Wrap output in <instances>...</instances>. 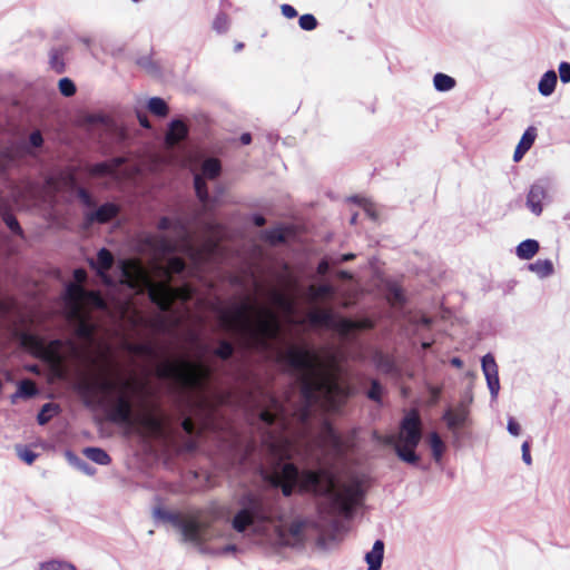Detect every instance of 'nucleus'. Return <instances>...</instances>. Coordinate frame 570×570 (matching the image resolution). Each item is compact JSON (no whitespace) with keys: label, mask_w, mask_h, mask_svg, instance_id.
Listing matches in <instances>:
<instances>
[{"label":"nucleus","mask_w":570,"mask_h":570,"mask_svg":"<svg viewBox=\"0 0 570 570\" xmlns=\"http://www.w3.org/2000/svg\"><path fill=\"white\" fill-rule=\"evenodd\" d=\"M240 510L234 515L232 525L237 532H244L249 525L257 522H273L275 511L264 497L256 492H246L239 500Z\"/></svg>","instance_id":"obj_6"},{"label":"nucleus","mask_w":570,"mask_h":570,"mask_svg":"<svg viewBox=\"0 0 570 570\" xmlns=\"http://www.w3.org/2000/svg\"><path fill=\"white\" fill-rule=\"evenodd\" d=\"M304 522L303 521H293L288 528H287V531L288 533L295 538V539H299L303 534V530H304Z\"/></svg>","instance_id":"obj_56"},{"label":"nucleus","mask_w":570,"mask_h":570,"mask_svg":"<svg viewBox=\"0 0 570 570\" xmlns=\"http://www.w3.org/2000/svg\"><path fill=\"white\" fill-rule=\"evenodd\" d=\"M215 356H217L220 360H228L234 354V346L230 342L226 340H220L218 343L217 348L214 351Z\"/></svg>","instance_id":"obj_40"},{"label":"nucleus","mask_w":570,"mask_h":570,"mask_svg":"<svg viewBox=\"0 0 570 570\" xmlns=\"http://www.w3.org/2000/svg\"><path fill=\"white\" fill-rule=\"evenodd\" d=\"M0 215L2 217V220L7 225V227L17 236L23 238V229L21 228L19 222L14 217V215L11 213L10 204L9 202L0 197Z\"/></svg>","instance_id":"obj_20"},{"label":"nucleus","mask_w":570,"mask_h":570,"mask_svg":"<svg viewBox=\"0 0 570 570\" xmlns=\"http://www.w3.org/2000/svg\"><path fill=\"white\" fill-rule=\"evenodd\" d=\"M271 409H265L261 412L259 419L268 426L278 423L283 429H286V417L283 404L274 396L269 400Z\"/></svg>","instance_id":"obj_12"},{"label":"nucleus","mask_w":570,"mask_h":570,"mask_svg":"<svg viewBox=\"0 0 570 570\" xmlns=\"http://www.w3.org/2000/svg\"><path fill=\"white\" fill-rule=\"evenodd\" d=\"M18 455L27 464H32L38 456L35 452L28 450L27 448L18 449Z\"/></svg>","instance_id":"obj_59"},{"label":"nucleus","mask_w":570,"mask_h":570,"mask_svg":"<svg viewBox=\"0 0 570 570\" xmlns=\"http://www.w3.org/2000/svg\"><path fill=\"white\" fill-rule=\"evenodd\" d=\"M114 256L110 250L107 248H101L97 253V261H90V266L97 271V274L101 277L102 282L106 285H111V277L107 274V272L114 265Z\"/></svg>","instance_id":"obj_13"},{"label":"nucleus","mask_w":570,"mask_h":570,"mask_svg":"<svg viewBox=\"0 0 570 570\" xmlns=\"http://www.w3.org/2000/svg\"><path fill=\"white\" fill-rule=\"evenodd\" d=\"M399 441L411 446H417L422 438L421 417L416 410H411L402 420Z\"/></svg>","instance_id":"obj_10"},{"label":"nucleus","mask_w":570,"mask_h":570,"mask_svg":"<svg viewBox=\"0 0 570 570\" xmlns=\"http://www.w3.org/2000/svg\"><path fill=\"white\" fill-rule=\"evenodd\" d=\"M267 480L274 488H279L284 497H291L296 487L299 493L328 495L344 515L352 514L362 495L358 483L344 484L336 491L335 479L326 470L299 471L291 462L283 464L281 470L275 469Z\"/></svg>","instance_id":"obj_2"},{"label":"nucleus","mask_w":570,"mask_h":570,"mask_svg":"<svg viewBox=\"0 0 570 570\" xmlns=\"http://www.w3.org/2000/svg\"><path fill=\"white\" fill-rule=\"evenodd\" d=\"M415 448L416 446H411L406 443H400L396 445L395 451L401 460L411 464H415L419 461V456L415 453Z\"/></svg>","instance_id":"obj_34"},{"label":"nucleus","mask_w":570,"mask_h":570,"mask_svg":"<svg viewBox=\"0 0 570 570\" xmlns=\"http://www.w3.org/2000/svg\"><path fill=\"white\" fill-rule=\"evenodd\" d=\"M249 304H242L233 311H224L219 315L224 328L239 332L249 346L267 347L268 341L279 333V323L276 314L271 309H262L256 326H252L249 320Z\"/></svg>","instance_id":"obj_4"},{"label":"nucleus","mask_w":570,"mask_h":570,"mask_svg":"<svg viewBox=\"0 0 570 570\" xmlns=\"http://www.w3.org/2000/svg\"><path fill=\"white\" fill-rule=\"evenodd\" d=\"M557 80L558 78L556 71H547L539 81V92L542 96H550L556 89Z\"/></svg>","instance_id":"obj_29"},{"label":"nucleus","mask_w":570,"mask_h":570,"mask_svg":"<svg viewBox=\"0 0 570 570\" xmlns=\"http://www.w3.org/2000/svg\"><path fill=\"white\" fill-rule=\"evenodd\" d=\"M468 417V411L464 406L460 405L455 409H449L443 414V420L445 421L448 428L450 430H456L464 425Z\"/></svg>","instance_id":"obj_23"},{"label":"nucleus","mask_w":570,"mask_h":570,"mask_svg":"<svg viewBox=\"0 0 570 570\" xmlns=\"http://www.w3.org/2000/svg\"><path fill=\"white\" fill-rule=\"evenodd\" d=\"M181 428L188 435H193L196 432L195 423L189 416L183 420Z\"/></svg>","instance_id":"obj_63"},{"label":"nucleus","mask_w":570,"mask_h":570,"mask_svg":"<svg viewBox=\"0 0 570 570\" xmlns=\"http://www.w3.org/2000/svg\"><path fill=\"white\" fill-rule=\"evenodd\" d=\"M298 23H299V27L306 31L314 30L318 24L316 18L311 13H305V14L301 16Z\"/></svg>","instance_id":"obj_50"},{"label":"nucleus","mask_w":570,"mask_h":570,"mask_svg":"<svg viewBox=\"0 0 570 570\" xmlns=\"http://www.w3.org/2000/svg\"><path fill=\"white\" fill-rule=\"evenodd\" d=\"M281 11L283 16L286 17L287 19H293L297 16L296 9L287 3L281 6Z\"/></svg>","instance_id":"obj_64"},{"label":"nucleus","mask_w":570,"mask_h":570,"mask_svg":"<svg viewBox=\"0 0 570 570\" xmlns=\"http://www.w3.org/2000/svg\"><path fill=\"white\" fill-rule=\"evenodd\" d=\"M21 345L37 357L48 362L60 361L58 350L61 343L59 340H53L49 344H45L43 340L38 335L23 333L21 335Z\"/></svg>","instance_id":"obj_9"},{"label":"nucleus","mask_w":570,"mask_h":570,"mask_svg":"<svg viewBox=\"0 0 570 570\" xmlns=\"http://www.w3.org/2000/svg\"><path fill=\"white\" fill-rule=\"evenodd\" d=\"M155 514L166 521V522H169L171 523L174 527H176L177 529L180 530L181 528V524L184 523L185 521V517H183L179 512H173V511H168V510H165V509H161V508H158L155 510Z\"/></svg>","instance_id":"obj_32"},{"label":"nucleus","mask_w":570,"mask_h":570,"mask_svg":"<svg viewBox=\"0 0 570 570\" xmlns=\"http://www.w3.org/2000/svg\"><path fill=\"white\" fill-rule=\"evenodd\" d=\"M14 160V154L11 149L0 151V174L4 173Z\"/></svg>","instance_id":"obj_53"},{"label":"nucleus","mask_w":570,"mask_h":570,"mask_svg":"<svg viewBox=\"0 0 570 570\" xmlns=\"http://www.w3.org/2000/svg\"><path fill=\"white\" fill-rule=\"evenodd\" d=\"M137 66L147 71L148 73L158 72V66L150 56L139 57L136 60Z\"/></svg>","instance_id":"obj_47"},{"label":"nucleus","mask_w":570,"mask_h":570,"mask_svg":"<svg viewBox=\"0 0 570 570\" xmlns=\"http://www.w3.org/2000/svg\"><path fill=\"white\" fill-rule=\"evenodd\" d=\"M78 197H79V199L82 202V204L85 206H87V207L95 206V202H94L91 195L85 188H79L78 189Z\"/></svg>","instance_id":"obj_61"},{"label":"nucleus","mask_w":570,"mask_h":570,"mask_svg":"<svg viewBox=\"0 0 570 570\" xmlns=\"http://www.w3.org/2000/svg\"><path fill=\"white\" fill-rule=\"evenodd\" d=\"M535 138H537V128L533 126L528 127L514 149L513 160L515 163L520 161L523 158V156L527 154V151L534 144Z\"/></svg>","instance_id":"obj_21"},{"label":"nucleus","mask_w":570,"mask_h":570,"mask_svg":"<svg viewBox=\"0 0 570 570\" xmlns=\"http://www.w3.org/2000/svg\"><path fill=\"white\" fill-rule=\"evenodd\" d=\"M194 187H195V191H196L198 199L202 203H206L208 200V190H207L206 181L203 178V176L195 175Z\"/></svg>","instance_id":"obj_42"},{"label":"nucleus","mask_w":570,"mask_h":570,"mask_svg":"<svg viewBox=\"0 0 570 570\" xmlns=\"http://www.w3.org/2000/svg\"><path fill=\"white\" fill-rule=\"evenodd\" d=\"M529 268L540 277H547L553 273V264L549 259H538L530 264Z\"/></svg>","instance_id":"obj_36"},{"label":"nucleus","mask_w":570,"mask_h":570,"mask_svg":"<svg viewBox=\"0 0 570 570\" xmlns=\"http://www.w3.org/2000/svg\"><path fill=\"white\" fill-rule=\"evenodd\" d=\"M309 291L312 293L313 298L318 299L323 297H327L333 294V288L331 285H318V286H311Z\"/></svg>","instance_id":"obj_49"},{"label":"nucleus","mask_w":570,"mask_h":570,"mask_svg":"<svg viewBox=\"0 0 570 570\" xmlns=\"http://www.w3.org/2000/svg\"><path fill=\"white\" fill-rule=\"evenodd\" d=\"M318 438L323 444L328 445L334 452H343V440L328 421L322 424Z\"/></svg>","instance_id":"obj_16"},{"label":"nucleus","mask_w":570,"mask_h":570,"mask_svg":"<svg viewBox=\"0 0 570 570\" xmlns=\"http://www.w3.org/2000/svg\"><path fill=\"white\" fill-rule=\"evenodd\" d=\"M482 370L491 393L497 395L500 389L499 373L495 360L491 354H487L482 357Z\"/></svg>","instance_id":"obj_15"},{"label":"nucleus","mask_w":570,"mask_h":570,"mask_svg":"<svg viewBox=\"0 0 570 570\" xmlns=\"http://www.w3.org/2000/svg\"><path fill=\"white\" fill-rule=\"evenodd\" d=\"M375 438L380 443L389 446H394V449H396V445L400 444L399 436L394 434L379 435Z\"/></svg>","instance_id":"obj_58"},{"label":"nucleus","mask_w":570,"mask_h":570,"mask_svg":"<svg viewBox=\"0 0 570 570\" xmlns=\"http://www.w3.org/2000/svg\"><path fill=\"white\" fill-rule=\"evenodd\" d=\"M125 163V158L116 157L107 161L97 163L88 166L87 170L89 175L94 177H102L114 175L118 168Z\"/></svg>","instance_id":"obj_17"},{"label":"nucleus","mask_w":570,"mask_h":570,"mask_svg":"<svg viewBox=\"0 0 570 570\" xmlns=\"http://www.w3.org/2000/svg\"><path fill=\"white\" fill-rule=\"evenodd\" d=\"M148 109L151 114L158 117H166L169 111L166 101L159 97H154L149 99Z\"/></svg>","instance_id":"obj_37"},{"label":"nucleus","mask_w":570,"mask_h":570,"mask_svg":"<svg viewBox=\"0 0 570 570\" xmlns=\"http://www.w3.org/2000/svg\"><path fill=\"white\" fill-rule=\"evenodd\" d=\"M279 361L298 371L301 376L299 391L304 401L296 412L302 424H306L312 415V407L322 403L330 411L338 410L350 396L347 386L342 385L337 377L325 371L318 356L305 347L291 346Z\"/></svg>","instance_id":"obj_1"},{"label":"nucleus","mask_w":570,"mask_h":570,"mask_svg":"<svg viewBox=\"0 0 570 570\" xmlns=\"http://www.w3.org/2000/svg\"><path fill=\"white\" fill-rule=\"evenodd\" d=\"M39 570H76V567L68 561L50 560L42 562Z\"/></svg>","instance_id":"obj_41"},{"label":"nucleus","mask_w":570,"mask_h":570,"mask_svg":"<svg viewBox=\"0 0 570 570\" xmlns=\"http://www.w3.org/2000/svg\"><path fill=\"white\" fill-rule=\"evenodd\" d=\"M430 446L432 449L433 455L436 460H439L444 450V443L440 435L436 432H432L429 438Z\"/></svg>","instance_id":"obj_43"},{"label":"nucleus","mask_w":570,"mask_h":570,"mask_svg":"<svg viewBox=\"0 0 570 570\" xmlns=\"http://www.w3.org/2000/svg\"><path fill=\"white\" fill-rule=\"evenodd\" d=\"M383 387L377 380H372L371 387L367 392V397L374 402H382Z\"/></svg>","instance_id":"obj_48"},{"label":"nucleus","mask_w":570,"mask_h":570,"mask_svg":"<svg viewBox=\"0 0 570 570\" xmlns=\"http://www.w3.org/2000/svg\"><path fill=\"white\" fill-rule=\"evenodd\" d=\"M59 90L65 97H71L76 94V86L69 78H62L59 80Z\"/></svg>","instance_id":"obj_52"},{"label":"nucleus","mask_w":570,"mask_h":570,"mask_svg":"<svg viewBox=\"0 0 570 570\" xmlns=\"http://www.w3.org/2000/svg\"><path fill=\"white\" fill-rule=\"evenodd\" d=\"M547 197V190L541 185H532L528 196H527V206L528 208L537 216L542 213V202Z\"/></svg>","instance_id":"obj_19"},{"label":"nucleus","mask_w":570,"mask_h":570,"mask_svg":"<svg viewBox=\"0 0 570 570\" xmlns=\"http://www.w3.org/2000/svg\"><path fill=\"white\" fill-rule=\"evenodd\" d=\"M186 263L180 257H171L167 262V273L168 274H180L185 271Z\"/></svg>","instance_id":"obj_46"},{"label":"nucleus","mask_w":570,"mask_h":570,"mask_svg":"<svg viewBox=\"0 0 570 570\" xmlns=\"http://www.w3.org/2000/svg\"><path fill=\"white\" fill-rule=\"evenodd\" d=\"M188 135V127L181 120H173L166 132L165 142L168 147H174L183 141Z\"/></svg>","instance_id":"obj_18"},{"label":"nucleus","mask_w":570,"mask_h":570,"mask_svg":"<svg viewBox=\"0 0 570 570\" xmlns=\"http://www.w3.org/2000/svg\"><path fill=\"white\" fill-rule=\"evenodd\" d=\"M135 424H139L153 434H160L165 429L164 420L153 413H146L135 417Z\"/></svg>","instance_id":"obj_24"},{"label":"nucleus","mask_w":570,"mask_h":570,"mask_svg":"<svg viewBox=\"0 0 570 570\" xmlns=\"http://www.w3.org/2000/svg\"><path fill=\"white\" fill-rule=\"evenodd\" d=\"M273 302L281 308L291 311L292 309V302L291 299L284 295L283 293L275 292L273 294Z\"/></svg>","instance_id":"obj_55"},{"label":"nucleus","mask_w":570,"mask_h":570,"mask_svg":"<svg viewBox=\"0 0 570 570\" xmlns=\"http://www.w3.org/2000/svg\"><path fill=\"white\" fill-rule=\"evenodd\" d=\"M142 385L135 380H124L120 382L121 393L112 401L105 404L107 417L116 424L134 425L136 416H134L132 401L125 391L137 393Z\"/></svg>","instance_id":"obj_7"},{"label":"nucleus","mask_w":570,"mask_h":570,"mask_svg":"<svg viewBox=\"0 0 570 570\" xmlns=\"http://www.w3.org/2000/svg\"><path fill=\"white\" fill-rule=\"evenodd\" d=\"M47 185L53 190L61 188H72L77 184L76 174L73 170L61 171L58 176H51L46 180Z\"/></svg>","instance_id":"obj_22"},{"label":"nucleus","mask_w":570,"mask_h":570,"mask_svg":"<svg viewBox=\"0 0 570 570\" xmlns=\"http://www.w3.org/2000/svg\"><path fill=\"white\" fill-rule=\"evenodd\" d=\"M85 302H88L89 304L100 309L106 307L105 299L102 298L101 294L96 291H88Z\"/></svg>","instance_id":"obj_51"},{"label":"nucleus","mask_w":570,"mask_h":570,"mask_svg":"<svg viewBox=\"0 0 570 570\" xmlns=\"http://www.w3.org/2000/svg\"><path fill=\"white\" fill-rule=\"evenodd\" d=\"M29 142L32 147H36V148L41 147L43 144V138H42L41 132L39 130L31 132V135L29 137Z\"/></svg>","instance_id":"obj_62"},{"label":"nucleus","mask_w":570,"mask_h":570,"mask_svg":"<svg viewBox=\"0 0 570 570\" xmlns=\"http://www.w3.org/2000/svg\"><path fill=\"white\" fill-rule=\"evenodd\" d=\"M209 527V521H199L197 517H190L185 519L180 532L185 541L203 543L208 539L206 532Z\"/></svg>","instance_id":"obj_11"},{"label":"nucleus","mask_w":570,"mask_h":570,"mask_svg":"<svg viewBox=\"0 0 570 570\" xmlns=\"http://www.w3.org/2000/svg\"><path fill=\"white\" fill-rule=\"evenodd\" d=\"M122 283L137 291L146 289L148 297L161 312H169L176 299L188 301L191 297L189 286L171 287L165 282H153L138 259L129 258L120 263Z\"/></svg>","instance_id":"obj_3"},{"label":"nucleus","mask_w":570,"mask_h":570,"mask_svg":"<svg viewBox=\"0 0 570 570\" xmlns=\"http://www.w3.org/2000/svg\"><path fill=\"white\" fill-rule=\"evenodd\" d=\"M88 291L83 288L82 285L79 284H69L67 286V296L68 299L75 305L72 314L80 313V306L85 302L87 297Z\"/></svg>","instance_id":"obj_26"},{"label":"nucleus","mask_w":570,"mask_h":570,"mask_svg":"<svg viewBox=\"0 0 570 570\" xmlns=\"http://www.w3.org/2000/svg\"><path fill=\"white\" fill-rule=\"evenodd\" d=\"M120 208L114 203L102 204L97 210L86 214L85 220L88 225L94 223L107 224L118 216Z\"/></svg>","instance_id":"obj_14"},{"label":"nucleus","mask_w":570,"mask_h":570,"mask_svg":"<svg viewBox=\"0 0 570 570\" xmlns=\"http://www.w3.org/2000/svg\"><path fill=\"white\" fill-rule=\"evenodd\" d=\"M384 553V543L381 540H376L370 552L366 553L365 560L368 564V570H380L382 566Z\"/></svg>","instance_id":"obj_27"},{"label":"nucleus","mask_w":570,"mask_h":570,"mask_svg":"<svg viewBox=\"0 0 570 570\" xmlns=\"http://www.w3.org/2000/svg\"><path fill=\"white\" fill-rule=\"evenodd\" d=\"M68 48L52 49L50 52V67L57 73H63L66 71V63L63 57L67 53Z\"/></svg>","instance_id":"obj_30"},{"label":"nucleus","mask_w":570,"mask_h":570,"mask_svg":"<svg viewBox=\"0 0 570 570\" xmlns=\"http://www.w3.org/2000/svg\"><path fill=\"white\" fill-rule=\"evenodd\" d=\"M222 171L220 161L217 158H208L202 165V174L208 179H215Z\"/></svg>","instance_id":"obj_33"},{"label":"nucleus","mask_w":570,"mask_h":570,"mask_svg":"<svg viewBox=\"0 0 570 570\" xmlns=\"http://www.w3.org/2000/svg\"><path fill=\"white\" fill-rule=\"evenodd\" d=\"M307 320L313 326H324L335 330L341 336L346 337L353 331L372 330L374 323L370 318L360 321H352L342 317L337 321L334 320L333 313L330 309H314L307 314Z\"/></svg>","instance_id":"obj_8"},{"label":"nucleus","mask_w":570,"mask_h":570,"mask_svg":"<svg viewBox=\"0 0 570 570\" xmlns=\"http://www.w3.org/2000/svg\"><path fill=\"white\" fill-rule=\"evenodd\" d=\"M156 375L159 379L173 380L184 390H202L210 379V370L200 364L186 358L175 361L167 360L157 366Z\"/></svg>","instance_id":"obj_5"},{"label":"nucleus","mask_w":570,"mask_h":570,"mask_svg":"<svg viewBox=\"0 0 570 570\" xmlns=\"http://www.w3.org/2000/svg\"><path fill=\"white\" fill-rule=\"evenodd\" d=\"M265 240L271 244H281L284 243L286 237L285 233L282 228H272L265 232Z\"/></svg>","instance_id":"obj_45"},{"label":"nucleus","mask_w":570,"mask_h":570,"mask_svg":"<svg viewBox=\"0 0 570 570\" xmlns=\"http://www.w3.org/2000/svg\"><path fill=\"white\" fill-rule=\"evenodd\" d=\"M72 317L78 321L75 330L76 336L87 342H92L96 333V325L89 322V320L83 317L80 313L72 314Z\"/></svg>","instance_id":"obj_25"},{"label":"nucleus","mask_w":570,"mask_h":570,"mask_svg":"<svg viewBox=\"0 0 570 570\" xmlns=\"http://www.w3.org/2000/svg\"><path fill=\"white\" fill-rule=\"evenodd\" d=\"M131 351L138 355H144L148 357L156 356V351L150 344L141 343V344H135L131 347Z\"/></svg>","instance_id":"obj_54"},{"label":"nucleus","mask_w":570,"mask_h":570,"mask_svg":"<svg viewBox=\"0 0 570 570\" xmlns=\"http://www.w3.org/2000/svg\"><path fill=\"white\" fill-rule=\"evenodd\" d=\"M83 454L92 462L101 465H108L111 462L110 455L100 448H86Z\"/></svg>","instance_id":"obj_31"},{"label":"nucleus","mask_w":570,"mask_h":570,"mask_svg":"<svg viewBox=\"0 0 570 570\" xmlns=\"http://www.w3.org/2000/svg\"><path fill=\"white\" fill-rule=\"evenodd\" d=\"M59 405L56 403H46L37 415V421L40 425L47 424L53 415L58 414Z\"/></svg>","instance_id":"obj_35"},{"label":"nucleus","mask_w":570,"mask_h":570,"mask_svg":"<svg viewBox=\"0 0 570 570\" xmlns=\"http://www.w3.org/2000/svg\"><path fill=\"white\" fill-rule=\"evenodd\" d=\"M539 243L534 239H525L517 247V255L521 259H531L539 252Z\"/></svg>","instance_id":"obj_28"},{"label":"nucleus","mask_w":570,"mask_h":570,"mask_svg":"<svg viewBox=\"0 0 570 570\" xmlns=\"http://www.w3.org/2000/svg\"><path fill=\"white\" fill-rule=\"evenodd\" d=\"M433 83L436 90L439 91H449L455 86V80L445 75V73H436L433 78Z\"/></svg>","instance_id":"obj_38"},{"label":"nucleus","mask_w":570,"mask_h":570,"mask_svg":"<svg viewBox=\"0 0 570 570\" xmlns=\"http://www.w3.org/2000/svg\"><path fill=\"white\" fill-rule=\"evenodd\" d=\"M38 393L36 383L32 380H22L16 393V396H21L24 399H30Z\"/></svg>","instance_id":"obj_39"},{"label":"nucleus","mask_w":570,"mask_h":570,"mask_svg":"<svg viewBox=\"0 0 570 570\" xmlns=\"http://www.w3.org/2000/svg\"><path fill=\"white\" fill-rule=\"evenodd\" d=\"M228 27V18L225 13H219L216 16L215 20H214V28L218 31V32H224L226 31Z\"/></svg>","instance_id":"obj_57"},{"label":"nucleus","mask_w":570,"mask_h":570,"mask_svg":"<svg viewBox=\"0 0 570 570\" xmlns=\"http://www.w3.org/2000/svg\"><path fill=\"white\" fill-rule=\"evenodd\" d=\"M559 75L562 82L567 83L570 82V63L569 62H561L559 65Z\"/></svg>","instance_id":"obj_60"},{"label":"nucleus","mask_w":570,"mask_h":570,"mask_svg":"<svg viewBox=\"0 0 570 570\" xmlns=\"http://www.w3.org/2000/svg\"><path fill=\"white\" fill-rule=\"evenodd\" d=\"M94 387H97L99 391L104 393H110L116 390L117 383L111 380H102L98 383H87L85 385L86 390H92Z\"/></svg>","instance_id":"obj_44"}]
</instances>
